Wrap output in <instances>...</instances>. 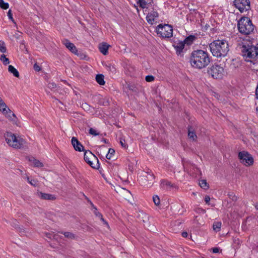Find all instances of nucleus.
Wrapping results in <instances>:
<instances>
[{"instance_id": "obj_6", "label": "nucleus", "mask_w": 258, "mask_h": 258, "mask_svg": "<svg viewBox=\"0 0 258 258\" xmlns=\"http://www.w3.org/2000/svg\"><path fill=\"white\" fill-rule=\"evenodd\" d=\"M156 32L164 38H170L173 36L172 27L168 24H159L156 27Z\"/></svg>"}, {"instance_id": "obj_63", "label": "nucleus", "mask_w": 258, "mask_h": 258, "mask_svg": "<svg viewBox=\"0 0 258 258\" xmlns=\"http://www.w3.org/2000/svg\"><path fill=\"white\" fill-rule=\"evenodd\" d=\"M85 199H86V200H87V201L88 202V200H89L87 197H85Z\"/></svg>"}, {"instance_id": "obj_28", "label": "nucleus", "mask_w": 258, "mask_h": 258, "mask_svg": "<svg viewBox=\"0 0 258 258\" xmlns=\"http://www.w3.org/2000/svg\"><path fill=\"white\" fill-rule=\"evenodd\" d=\"M0 60L4 65H7L10 63V61L8 58L6 57L5 54L1 55Z\"/></svg>"}, {"instance_id": "obj_5", "label": "nucleus", "mask_w": 258, "mask_h": 258, "mask_svg": "<svg viewBox=\"0 0 258 258\" xmlns=\"http://www.w3.org/2000/svg\"><path fill=\"white\" fill-rule=\"evenodd\" d=\"M5 137L7 143L9 146L14 148H23L26 143L24 139L20 137L17 138L14 134L11 132H7Z\"/></svg>"}, {"instance_id": "obj_29", "label": "nucleus", "mask_w": 258, "mask_h": 258, "mask_svg": "<svg viewBox=\"0 0 258 258\" xmlns=\"http://www.w3.org/2000/svg\"><path fill=\"white\" fill-rule=\"evenodd\" d=\"M0 51L3 53H5L7 51L5 43L2 40H0Z\"/></svg>"}, {"instance_id": "obj_54", "label": "nucleus", "mask_w": 258, "mask_h": 258, "mask_svg": "<svg viewBox=\"0 0 258 258\" xmlns=\"http://www.w3.org/2000/svg\"><path fill=\"white\" fill-rule=\"evenodd\" d=\"M181 235H182V237H186L188 235V234L186 232L184 231V232H182Z\"/></svg>"}, {"instance_id": "obj_8", "label": "nucleus", "mask_w": 258, "mask_h": 258, "mask_svg": "<svg viewBox=\"0 0 258 258\" xmlns=\"http://www.w3.org/2000/svg\"><path fill=\"white\" fill-rule=\"evenodd\" d=\"M207 73L214 79H221L223 76L224 69L219 65L214 64L208 69Z\"/></svg>"}, {"instance_id": "obj_11", "label": "nucleus", "mask_w": 258, "mask_h": 258, "mask_svg": "<svg viewBox=\"0 0 258 258\" xmlns=\"http://www.w3.org/2000/svg\"><path fill=\"white\" fill-rule=\"evenodd\" d=\"M137 219L139 222L143 223L145 227L149 225V217L146 213L143 212H140L137 215Z\"/></svg>"}, {"instance_id": "obj_22", "label": "nucleus", "mask_w": 258, "mask_h": 258, "mask_svg": "<svg viewBox=\"0 0 258 258\" xmlns=\"http://www.w3.org/2000/svg\"><path fill=\"white\" fill-rule=\"evenodd\" d=\"M96 81L100 85H104L105 84L104 77L102 74H97L96 76Z\"/></svg>"}, {"instance_id": "obj_7", "label": "nucleus", "mask_w": 258, "mask_h": 258, "mask_svg": "<svg viewBox=\"0 0 258 258\" xmlns=\"http://www.w3.org/2000/svg\"><path fill=\"white\" fill-rule=\"evenodd\" d=\"M84 159L85 162L92 168L94 169H98L99 168V161L97 158L90 151H85Z\"/></svg>"}, {"instance_id": "obj_17", "label": "nucleus", "mask_w": 258, "mask_h": 258, "mask_svg": "<svg viewBox=\"0 0 258 258\" xmlns=\"http://www.w3.org/2000/svg\"><path fill=\"white\" fill-rule=\"evenodd\" d=\"M3 114H4L6 117L9 118L10 120L15 121V119L17 118L15 113H14L9 108H8Z\"/></svg>"}, {"instance_id": "obj_18", "label": "nucleus", "mask_w": 258, "mask_h": 258, "mask_svg": "<svg viewBox=\"0 0 258 258\" xmlns=\"http://www.w3.org/2000/svg\"><path fill=\"white\" fill-rule=\"evenodd\" d=\"M109 47V45H108L106 43H102L99 44V49L103 54L106 55L108 53Z\"/></svg>"}, {"instance_id": "obj_61", "label": "nucleus", "mask_w": 258, "mask_h": 258, "mask_svg": "<svg viewBox=\"0 0 258 258\" xmlns=\"http://www.w3.org/2000/svg\"><path fill=\"white\" fill-rule=\"evenodd\" d=\"M3 101H4L2 100V99L0 97V103H2Z\"/></svg>"}, {"instance_id": "obj_42", "label": "nucleus", "mask_w": 258, "mask_h": 258, "mask_svg": "<svg viewBox=\"0 0 258 258\" xmlns=\"http://www.w3.org/2000/svg\"><path fill=\"white\" fill-rule=\"evenodd\" d=\"M155 80V77L152 75H148L145 78V80L148 82H151Z\"/></svg>"}, {"instance_id": "obj_62", "label": "nucleus", "mask_w": 258, "mask_h": 258, "mask_svg": "<svg viewBox=\"0 0 258 258\" xmlns=\"http://www.w3.org/2000/svg\"><path fill=\"white\" fill-rule=\"evenodd\" d=\"M27 180H28V181L29 182V181H30V179H29V178L28 177H27Z\"/></svg>"}, {"instance_id": "obj_19", "label": "nucleus", "mask_w": 258, "mask_h": 258, "mask_svg": "<svg viewBox=\"0 0 258 258\" xmlns=\"http://www.w3.org/2000/svg\"><path fill=\"white\" fill-rule=\"evenodd\" d=\"M196 37L195 35H190L187 37H186L185 39L182 41L184 44H187V45H191L194 41L196 40Z\"/></svg>"}, {"instance_id": "obj_20", "label": "nucleus", "mask_w": 258, "mask_h": 258, "mask_svg": "<svg viewBox=\"0 0 258 258\" xmlns=\"http://www.w3.org/2000/svg\"><path fill=\"white\" fill-rule=\"evenodd\" d=\"M141 183L145 186L150 187L152 186V182H149L145 175H142L140 178Z\"/></svg>"}, {"instance_id": "obj_48", "label": "nucleus", "mask_w": 258, "mask_h": 258, "mask_svg": "<svg viewBox=\"0 0 258 258\" xmlns=\"http://www.w3.org/2000/svg\"><path fill=\"white\" fill-rule=\"evenodd\" d=\"M204 200H205V202H206V204H209V202L210 201V198L209 196H206Z\"/></svg>"}, {"instance_id": "obj_64", "label": "nucleus", "mask_w": 258, "mask_h": 258, "mask_svg": "<svg viewBox=\"0 0 258 258\" xmlns=\"http://www.w3.org/2000/svg\"><path fill=\"white\" fill-rule=\"evenodd\" d=\"M256 112L258 113V107H256Z\"/></svg>"}, {"instance_id": "obj_33", "label": "nucleus", "mask_w": 258, "mask_h": 258, "mask_svg": "<svg viewBox=\"0 0 258 258\" xmlns=\"http://www.w3.org/2000/svg\"><path fill=\"white\" fill-rule=\"evenodd\" d=\"M9 4L8 3H5L3 0H0V7L4 10H7L9 8Z\"/></svg>"}, {"instance_id": "obj_31", "label": "nucleus", "mask_w": 258, "mask_h": 258, "mask_svg": "<svg viewBox=\"0 0 258 258\" xmlns=\"http://www.w3.org/2000/svg\"><path fill=\"white\" fill-rule=\"evenodd\" d=\"M161 185L162 186H167L170 187H172L173 186V185L170 181L166 180H162L161 181Z\"/></svg>"}, {"instance_id": "obj_56", "label": "nucleus", "mask_w": 258, "mask_h": 258, "mask_svg": "<svg viewBox=\"0 0 258 258\" xmlns=\"http://www.w3.org/2000/svg\"><path fill=\"white\" fill-rule=\"evenodd\" d=\"M120 144H121V146H122V147H124V148H125V147H126V145H125V144L123 142V141H121H121H120Z\"/></svg>"}, {"instance_id": "obj_25", "label": "nucleus", "mask_w": 258, "mask_h": 258, "mask_svg": "<svg viewBox=\"0 0 258 258\" xmlns=\"http://www.w3.org/2000/svg\"><path fill=\"white\" fill-rule=\"evenodd\" d=\"M145 175L149 181V182H152V185L153 183V180L155 179V176L152 172H145Z\"/></svg>"}, {"instance_id": "obj_36", "label": "nucleus", "mask_w": 258, "mask_h": 258, "mask_svg": "<svg viewBox=\"0 0 258 258\" xmlns=\"http://www.w3.org/2000/svg\"><path fill=\"white\" fill-rule=\"evenodd\" d=\"M82 107L83 109L86 111H91V109L92 108V107L89 105L87 103H83L82 104Z\"/></svg>"}, {"instance_id": "obj_40", "label": "nucleus", "mask_w": 258, "mask_h": 258, "mask_svg": "<svg viewBox=\"0 0 258 258\" xmlns=\"http://www.w3.org/2000/svg\"><path fill=\"white\" fill-rule=\"evenodd\" d=\"M146 20L149 24H153L154 18L148 14L146 16Z\"/></svg>"}, {"instance_id": "obj_57", "label": "nucleus", "mask_w": 258, "mask_h": 258, "mask_svg": "<svg viewBox=\"0 0 258 258\" xmlns=\"http://www.w3.org/2000/svg\"><path fill=\"white\" fill-rule=\"evenodd\" d=\"M101 141L103 142L104 143H106V144L108 143L107 140L106 139H104V138H103L102 139Z\"/></svg>"}, {"instance_id": "obj_34", "label": "nucleus", "mask_w": 258, "mask_h": 258, "mask_svg": "<svg viewBox=\"0 0 258 258\" xmlns=\"http://www.w3.org/2000/svg\"><path fill=\"white\" fill-rule=\"evenodd\" d=\"M137 4L141 8L144 9L146 7L147 3L145 0H138Z\"/></svg>"}, {"instance_id": "obj_53", "label": "nucleus", "mask_w": 258, "mask_h": 258, "mask_svg": "<svg viewBox=\"0 0 258 258\" xmlns=\"http://www.w3.org/2000/svg\"><path fill=\"white\" fill-rule=\"evenodd\" d=\"M29 183L33 186H36V182L34 180H31L30 181H29Z\"/></svg>"}, {"instance_id": "obj_3", "label": "nucleus", "mask_w": 258, "mask_h": 258, "mask_svg": "<svg viewBox=\"0 0 258 258\" xmlns=\"http://www.w3.org/2000/svg\"><path fill=\"white\" fill-rule=\"evenodd\" d=\"M241 54L247 61H251V59L256 58L255 48L250 42H242L240 46Z\"/></svg>"}, {"instance_id": "obj_41", "label": "nucleus", "mask_w": 258, "mask_h": 258, "mask_svg": "<svg viewBox=\"0 0 258 258\" xmlns=\"http://www.w3.org/2000/svg\"><path fill=\"white\" fill-rule=\"evenodd\" d=\"M89 133L94 136H96L99 134V133H98L97 131L94 129L93 128H90L89 129Z\"/></svg>"}, {"instance_id": "obj_13", "label": "nucleus", "mask_w": 258, "mask_h": 258, "mask_svg": "<svg viewBox=\"0 0 258 258\" xmlns=\"http://www.w3.org/2000/svg\"><path fill=\"white\" fill-rule=\"evenodd\" d=\"M71 143L76 151L82 152L84 151V146L78 141L77 138L73 137L71 140Z\"/></svg>"}, {"instance_id": "obj_46", "label": "nucleus", "mask_w": 258, "mask_h": 258, "mask_svg": "<svg viewBox=\"0 0 258 258\" xmlns=\"http://www.w3.org/2000/svg\"><path fill=\"white\" fill-rule=\"evenodd\" d=\"M48 87L50 89H53L56 87V85L54 83H50L48 84Z\"/></svg>"}, {"instance_id": "obj_52", "label": "nucleus", "mask_w": 258, "mask_h": 258, "mask_svg": "<svg viewBox=\"0 0 258 258\" xmlns=\"http://www.w3.org/2000/svg\"><path fill=\"white\" fill-rule=\"evenodd\" d=\"M219 248L218 247H214L212 248V251L213 253H218L219 252Z\"/></svg>"}, {"instance_id": "obj_14", "label": "nucleus", "mask_w": 258, "mask_h": 258, "mask_svg": "<svg viewBox=\"0 0 258 258\" xmlns=\"http://www.w3.org/2000/svg\"><path fill=\"white\" fill-rule=\"evenodd\" d=\"M62 43L72 53H73L74 54L77 53L78 50H77L76 47L73 43H71L69 40L64 39L62 41Z\"/></svg>"}, {"instance_id": "obj_60", "label": "nucleus", "mask_w": 258, "mask_h": 258, "mask_svg": "<svg viewBox=\"0 0 258 258\" xmlns=\"http://www.w3.org/2000/svg\"><path fill=\"white\" fill-rule=\"evenodd\" d=\"M16 229L18 228L20 230V232L22 231V228H21L19 226L16 227Z\"/></svg>"}, {"instance_id": "obj_43", "label": "nucleus", "mask_w": 258, "mask_h": 258, "mask_svg": "<svg viewBox=\"0 0 258 258\" xmlns=\"http://www.w3.org/2000/svg\"><path fill=\"white\" fill-rule=\"evenodd\" d=\"M154 18H157L158 17V13L156 11H153L150 13H149Z\"/></svg>"}, {"instance_id": "obj_50", "label": "nucleus", "mask_w": 258, "mask_h": 258, "mask_svg": "<svg viewBox=\"0 0 258 258\" xmlns=\"http://www.w3.org/2000/svg\"><path fill=\"white\" fill-rule=\"evenodd\" d=\"M254 47H255V51H256V52H255V53H256V57L257 56H258V43L256 44V45H255V46L254 45Z\"/></svg>"}, {"instance_id": "obj_30", "label": "nucleus", "mask_w": 258, "mask_h": 258, "mask_svg": "<svg viewBox=\"0 0 258 258\" xmlns=\"http://www.w3.org/2000/svg\"><path fill=\"white\" fill-rule=\"evenodd\" d=\"M115 153V150L112 148H109L108 150V153L106 155V158L107 159H110L112 155H113Z\"/></svg>"}, {"instance_id": "obj_23", "label": "nucleus", "mask_w": 258, "mask_h": 258, "mask_svg": "<svg viewBox=\"0 0 258 258\" xmlns=\"http://www.w3.org/2000/svg\"><path fill=\"white\" fill-rule=\"evenodd\" d=\"M29 160L32 162L35 167H41L43 166V164L42 162L34 158H32V159Z\"/></svg>"}, {"instance_id": "obj_27", "label": "nucleus", "mask_w": 258, "mask_h": 258, "mask_svg": "<svg viewBox=\"0 0 258 258\" xmlns=\"http://www.w3.org/2000/svg\"><path fill=\"white\" fill-rule=\"evenodd\" d=\"M221 222H215L213 225V229L214 231L216 232L219 231L221 229Z\"/></svg>"}, {"instance_id": "obj_12", "label": "nucleus", "mask_w": 258, "mask_h": 258, "mask_svg": "<svg viewBox=\"0 0 258 258\" xmlns=\"http://www.w3.org/2000/svg\"><path fill=\"white\" fill-rule=\"evenodd\" d=\"M36 195L41 200L54 201L56 199V197L54 195L44 193L41 191H38Z\"/></svg>"}, {"instance_id": "obj_2", "label": "nucleus", "mask_w": 258, "mask_h": 258, "mask_svg": "<svg viewBox=\"0 0 258 258\" xmlns=\"http://www.w3.org/2000/svg\"><path fill=\"white\" fill-rule=\"evenodd\" d=\"M209 47L213 55L217 57L225 56L229 50L228 42L225 40H216Z\"/></svg>"}, {"instance_id": "obj_38", "label": "nucleus", "mask_w": 258, "mask_h": 258, "mask_svg": "<svg viewBox=\"0 0 258 258\" xmlns=\"http://www.w3.org/2000/svg\"><path fill=\"white\" fill-rule=\"evenodd\" d=\"M153 200L154 204L156 206H159L160 205V200L159 197L158 196H156V195L154 196L153 197Z\"/></svg>"}, {"instance_id": "obj_45", "label": "nucleus", "mask_w": 258, "mask_h": 258, "mask_svg": "<svg viewBox=\"0 0 258 258\" xmlns=\"http://www.w3.org/2000/svg\"><path fill=\"white\" fill-rule=\"evenodd\" d=\"M94 213L96 216L100 218V217H101L102 216L101 213H100L99 212H98L97 211V208L96 207H94Z\"/></svg>"}, {"instance_id": "obj_10", "label": "nucleus", "mask_w": 258, "mask_h": 258, "mask_svg": "<svg viewBox=\"0 0 258 258\" xmlns=\"http://www.w3.org/2000/svg\"><path fill=\"white\" fill-rule=\"evenodd\" d=\"M234 5L241 13L250 9V1L249 0H234Z\"/></svg>"}, {"instance_id": "obj_51", "label": "nucleus", "mask_w": 258, "mask_h": 258, "mask_svg": "<svg viewBox=\"0 0 258 258\" xmlns=\"http://www.w3.org/2000/svg\"><path fill=\"white\" fill-rule=\"evenodd\" d=\"M100 220L103 222V223L104 224H105L108 227V224L107 223V222L104 219V218H103V216H102L101 217H100Z\"/></svg>"}, {"instance_id": "obj_4", "label": "nucleus", "mask_w": 258, "mask_h": 258, "mask_svg": "<svg viewBox=\"0 0 258 258\" xmlns=\"http://www.w3.org/2000/svg\"><path fill=\"white\" fill-rule=\"evenodd\" d=\"M237 27L239 32L244 35H248L254 29V26L251 20L247 17H242L237 22Z\"/></svg>"}, {"instance_id": "obj_47", "label": "nucleus", "mask_w": 258, "mask_h": 258, "mask_svg": "<svg viewBox=\"0 0 258 258\" xmlns=\"http://www.w3.org/2000/svg\"><path fill=\"white\" fill-rule=\"evenodd\" d=\"M34 69L36 71H40L41 70V68L40 67H39L37 64V63H35L34 64Z\"/></svg>"}, {"instance_id": "obj_1", "label": "nucleus", "mask_w": 258, "mask_h": 258, "mask_svg": "<svg viewBox=\"0 0 258 258\" xmlns=\"http://www.w3.org/2000/svg\"><path fill=\"white\" fill-rule=\"evenodd\" d=\"M189 62L193 68L202 69L209 64L210 58L207 52L202 49H198L191 52Z\"/></svg>"}, {"instance_id": "obj_44", "label": "nucleus", "mask_w": 258, "mask_h": 258, "mask_svg": "<svg viewBox=\"0 0 258 258\" xmlns=\"http://www.w3.org/2000/svg\"><path fill=\"white\" fill-rule=\"evenodd\" d=\"M8 16L12 22H14V20L13 18V14L11 10H9L8 12Z\"/></svg>"}, {"instance_id": "obj_9", "label": "nucleus", "mask_w": 258, "mask_h": 258, "mask_svg": "<svg viewBox=\"0 0 258 258\" xmlns=\"http://www.w3.org/2000/svg\"><path fill=\"white\" fill-rule=\"evenodd\" d=\"M238 158L240 163L246 166H249L253 163L252 156L247 151H243L238 153Z\"/></svg>"}, {"instance_id": "obj_16", "label": "nucleus", "mask_w": 258, "mask_h": 258, "mask_svg": "<svg viewBox=\"0 0 258 258\" xmlns=\"http://www.w3.org/2000/svg\"><path fill=\"white\" fill-rule=\"evenodd\" d=\"M188 137L190 139H191L192 141H196L197 139V136L195 132V130L192 126H188Z\"/></svg>"}, {"instance_id": "obj_39", "label": "nucleus", "mask_w": 258, "mask_h": 258, "mask_svg": "<svg viewBox=\"0 0 258 258\" xmlns=\"http://www.w3.org/2000/svg\"><path fill=\"white\" fill-rule=\"evenodd\" d=\"M228 196L232 201L235 202L237 200V197L234 192H229L228 194Z\"/></svg>"}, {"instance_id": "obj_32", "label": "nucleus", "mask_w": 258, "mask_h": 258, "mask_svg": "<svg viewBox=\"0 0 258 258\" xmlns=\"http://www.w3.org/2000/svg\"><path fill=\"white\" fill-rule=\"evenodd\" d=\"M6 104L3 101L2 103H0V110L4 113L8 108Z\"/></svg>"}, {"instance_id": "obj_15", "label": "nucleus", "mask_w": 258, "mask_h": 258, "mask_svg": "<svg viewBox=\"0 0 258 258\" xmlns=\"http://www.w3.org/2000/svg\"><path fill=\"white\" fill-rule=\"evenodd\" d=\"M174 48L176 50V54L178 55H182L183 49L184 48L185 44L182 41H179L177 43L173 45Z\"/></svg>"}, {"instance_id": "obj_55", "label": "nucleus", "mask_w": 258, "mask_h": 258, "mask_svg": "<svg viewBox=\"0 0 258 258\" xmlns=\"http://www.w3.org/2000/svg\"><path fill=\"white\" fill-rule=\"evenodd\" d=\"M255 97L258 99V84L255 90Z\"/></svg>"}, {"instance_id": "obj_58", "label": "nucleus", "mask_w": 258, "mask_h": 258, "mask_svg": "<svg viewBox=\"0 0 258 258\" xmlns=\"http://www.w3.org/2000/svg\"><path fill=\"white\" fill-rule=\"evenodd\" d=\"M88 202L90 204L91 206L93 207V209L94 207H95L90 200H88Z\"/></svg>"}, {"instance_id": "obj_37", "label": "nucleus", "mask_w": 258, "mask_h": 258, "mask_svg": "<svg viewBox=\"0 0 258 258\" xmlns=\"http://www.w3.org/2000/svg\"><path fill=\"white\" fill-rule=\"evenodd\" d=\"M105 67H106L108 71L111 72L112 73H115L116 69L113 66L111 65V64H106Z\"/></svg>"}, {"instance_id": "obj_35", "label": "nucleus", "mask_w": 258, "mask_h": 258, "mask_svg": "<svg viewBox=\"0 0 258 258\" xmlns=\"http://www.w3.org/2000/svg\"><path fill=\"white\" fill-rule=\"evenodd\" d=\"M127 88L132 91L137 93L138 91V89L137 87L134 84H128Z\"/></svg>"}, {"instance_id": "obj_49", "label": "nucleus", "mask_w": 258, "mask_h": 258, "mask_svg": "<svg viewBox=\"0 0 258 258\" xmlns=\"http://www.w3.org/2000/svg\"><path fill=\"white\" fill-rule=\"evenodd\" d=\"M46 236L49 239H51L52 238V237H54V235H53V234L50 233H46Z\"/></svg>"}, {"instance_id": "obj_26", "label": "nucleus", "mask_w": 258, "mask_h": 258, "mask_svg": "<svg viewBox=\"0 0 258 258\" xmlns=\"http://www.w3.org/2000/svg\"><path fill=\"white\" fill-rule=\"evenodd\" d=\"M199 185L204 189H207L209 188V184L207 182V181L204 179L200 180Z\"/></svg>"}, {"instance_id": "obj_59", "label": "nucleus", "mask_w": 258, "mask_h": 258, "mask_svg": "<svg viewBox=\"0 0 258 258\" xmlns=\"http://www.w3.org/2000/svg\"><path fill=\"white\" fill-rule=\"evenodd\" d=\"M254 206L255 208L257 210H258V203H256L254 205Z\"/></svg>"}, {"instance_id": "obj_24", "label": "nucleus", "mask_w": 258, "mask_h": 258, "mask_svg": "<svg viewBox=\"0 0 258 258\" xmlns=\"http://www.w3.org/2000/svg\"><path fill=\"white\" fill-rule=\"evenodd\" d=\"M61 234H63L65 237L68 238L70 239H74L76 238L75 235L70 232H59Z\"/></svg>"}, {"instance_id": "obj_21", "label": "nucleus", "mask_w": 258, "mask_h": 258, "mask_svg": "<svg viewBox=\"0 0 258 258\" xmlns=\"http://www.w3.org/2000/svg\"><path fill=\"white\" fill-rule=\"evenodd\" d=\"M8 71H9V72L10 73L13 74V75L15 77H17V78H19V77L20 75H19V72L13 66L10 65L9 66V67H8Z\"/></svg>"}]
</instances>
